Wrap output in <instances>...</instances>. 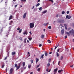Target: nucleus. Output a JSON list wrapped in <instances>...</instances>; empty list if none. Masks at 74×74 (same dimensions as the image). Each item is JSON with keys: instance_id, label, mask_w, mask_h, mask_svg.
Wrapping results in <instances>:
<instances>
[{"instance_id": "obj_26", "label": "nucleus", "mask_w": 74, "mask_h": 74, "mask_svg": "<svg viewBox=\"0 0 74 74\" xmlns=\"http://www.w3.org/2000/svg\"><path fill=\"white\" fill-rule=\"evenodd\" d=\"M40 68H38L37 69V71H40Z\"/></svg>"}, {"instance_id": "obj_8", "label": "nucleus", "mask_w": 74, "mask_h": 74, "mask_svg": "<svg viewBox=\"0 0 74 74\" xmlns=\"http://www.w3.org/2000/svg\"><path fill=\"white\" fill-rule=\"evenodd\" d=\"M45 37V36H44V35L42 34L41 35V38L42 39L44 38Z\"/></svg>"}, {"instance_id": "obj_25", "label": "nucleus", "mask_w": 74, "mask_h": 74, "mask_svg": "<svg viewBox=\"0 0 74 74\" xmlns=\"http://www.w3.org/2000/svg\"><path fill=\"white\" fill-rule=\"evenodd\" d=\"M64 20H61V23H64Z\"/></svg>"}, {"instance_id": "obj_28", "label": "nucleus", "mask_w": 74, "mask_h": 74, "mask_svg": "<svg viewBox=\"0 0 74 74\" xmlns=\"http://www.w3.org/2000/svg\"><path fill=\"white\" fill-rule=\"evenodd\" d=\"M19 39L20 40H21V41L22 40V38L21 37L19 38Z\"/></svg>"}, {"instance_id": "obj_49", "label": "nucleus", "mask_w": 74, "mask_h": 74, "mask_svg": "<svg viewBox=\"0 0 74 74\" xmlns=\"http://www.w3.org/2000/svg\"><path fill=\"white\" fill-rule=\"evenodd\" d=\"M29 33H30V34L31 35H32V32H31V31H30L29 32Z\"/></svg>"}, {"instance_id": "obj_54", "label": "nucleus", "mask_w": 74, "mask_h": 74, "mask_svg": "<svg viewBox=\"0 0 74 74\" xmlns=\"http://www.w3.org/2000/svg\"><path fill=\"white\" fill-rule=\"evenodd\" d=\"M39 66L40 65H38L37 66H36V68H38V67H39Z\"/></svg>"}, {"instance_id": "obj_61", "label": "nucleus", "mask_w": 74, "mask_h": 74, "mask_svg": "<svg viewBox=\"0 0 74 74\" xmlns=\"http://www.w3.org/2000/svg\"><path fill=\"white\" fill-rule=\"evenodd\" d=\"M40 0H38V2H40Z\"/></svg>"}, {"instance_id": "obj_56", "label": "nucleus", "mask_w": 74, "mask_h": 74, "mask_svg": "<svg viewBox=\"0 0 74 74\" xmlns=\"http://www.w3.org/2000/svg\"><path fill=\"white\" fill-rule=\"evenodd\" d=\"M65 29L66 30H67V27H65Z\"/></svg>"}, {"instance_id": "obj_20", "label": "nucleus", "mask_w": 74, "mask_h": 74, "mask_svg": "<svg viewBox=\"0 0 74 74\" xmlns=\"http://www.w3.org/2000/svg\"><path fill=\"white\" fill-rule=\"evenodd\" d=\"M42 7H41L40 8H39V11H41V10H42Z\"/></svg>"}, {"instance_id": "obj_40", "label": "nucleus", "mask_w": 74, "mask_h": 74, "mask_svg": "<svg viewBox=\"0 0 74 74\" xmlns=\"http://www.w3.org/2000/svg\"><path fill=\"white\" fill-rule=\"evenodd\" d=\"M49 1H50L52 3H53V0H49Z\"/></svg>"}, {"instance_id": "obj_17", "label": "nucleus", "mask_w": 74, "mask_h": 74, "mask_svg": "<svg viewBox=\"0 0 74 74\" xmlns=\"http://www.w3.org/2000/svg\"><path fill=\"white\" fill-rule=\"evenodd\" d=\"M44 54H42L41 56L40 59H41V58H42V59H43V58L44 57Z\"/></svg>"}, {"instance_id": "obj_53", "label": "nucleus", "mask_w": 74, "mask_h": 74, "mask_svg": "<svg viewBox=\"0 0 74 74\" xmlns=\"http://www.w3.org/2000/svg\"><path fill=\"white\" fill-rule=\"evenodd\" d=\"M70 67L73 68V65L70 66Z\"/></svg>"}, {"instance_id": "obj_38", "label": "nucleus", "mask_w": 74, "mask_h": 74, "mask_svg": "<svg viewBox=\"0 0 74 74\" xmlns=\"http://www.w3.org/2000/svg\"><path fill=\"white\" fill-rule=\"evenodd\" d=\"M31 63H32H32H33V60H31Z\"/></svg>"}, {"instance_id": "obj_10", "label": "nucleus", "mask_w": 74, "mask_h": 74, "mask_svg": "<svg viewBox=\"0 0 74 74\" xmlns=\"http://www.w3.org/2000/svg\"><path fill=\"white\" fill-rule=\"evenodd\" d=\"M12 15L11 16H10V17L9 18V20H10L11 19H12Z\"/></svg>"}, {"instance_id": "obj_1", "label": "nucleus", "mask_w": 74, "mask_h": 74, "mask_svg": "<svg viewBox=\"0 0 74 74\" xmlns=\"http://www.w3.org/2000/svg\"><path fill=\"white\" fill-rule=\"evenodd\" d=\"M34 24L33 23H30L29 24V26L30 28L31 29L33 28L34 27Z\"/></svg>"}, {"instance_id": "obj_62", "label": "nucleus", "mask_w": 74, "mask_h": 74, "mask_svg": "<svg viewBox=\"0 0 74 74\" xmlns=\"http://www.w3.org/2000/svg\"><path fill=\"white\" fill-rule=\"evenodd\" d=\"M52 53V52H50L49 53V54H51V53Z\"/></svg>"}, {"instance_id": "obj_18", "label": "nucleus", "mask_w": 74, "mask_h": 74, "mask_svg": "<svg viewBox=\"0 0 74 74\" xmlns=\"http://www.w3.org/2000/svg\"><path fill=\"white\" fill-rule=\"evenodd\" d=\"M40 3H37L36 5V7H38V6H39L40 5Z\"/></svg>"}, {"instance_id": "obj_14", "label": "nucleus", "mask_w": 74, "mask_h": 74, "mask_svg": "<svg viewBox=\"0 0 74 74\" xmlns=\"http://www.w3.org/2000/svg\"><path fill=\"white\" fill-rule=\"evenodd\" d=\"M12 55H15V54H16V53L15 52H12Z\"/></svg>"}, {"instance_id": "obj_63", "label": "nucleus", "mask_w": 74, "mask_h": 74, "mask_svg": "<svg viewBox=\"0 0 74 74\" xmlns=\"http://www.w3.org/2000/svg\"><path fill=\"white\" fill-rule=\"evenodd\" d=\"M43 31L44 32H45V29H43Z\"/></svg>"}, {"instance_id": "obj_32", "label": "nucleus", "mask_w": 74, "mask_h": 74, "mask_svg": "<svg viewBox=\"0 0 74 74\" xmlns=\"http://www.w3.org/2000/svg\"><path fill=\"white\" fill-rule=\"evenodd\" d=\"M26 0H21V1H23V2H26Z\"/></svg>"}, {"instance_id": "obj_35", "label": "nucleus", "mask_w": 74, "mask_h": 74, "mask_svg": "<svg viewBox=\"0 0 74 74\" xmlns=\"http://www.w3.org/2000/svg\"><path fill=\"white\" fill-rule=\"evenodd\" d=\"M50 66V64H49V63L47 64V66L48 67H49V66Z\"/></svg>"}, {"instance_id": "obj_24", "label": "nucleus", "mask_w": 74, "mask_h": 74, "mask_svg": "<svg viewBox=\"0 0 74 74\" xmlns=\"http://www.w3.org/2000/svg\"><path fill=\"white\" fill-rule=\"evenodd\" d=\"M46 12H47V11L45 10V11H44L43 12H42V13L43 14H45V13H46Z\"/></svg>"}, {"instance_id": "obj_21", "label": "nucleus", "mask_w": 74, "mask_h": 74, "mask_svg": "<svg viewBox=\"0 0 74 74\" xmlns=\"http://www.w3.org/2000/svg\"><path fill=\"white\" fill-rule=\"evenodd\" d=\"M22 29H21L20 30H19V33H21V32H22Z\"/></svg>"}, {"instance_id": "obj_19", "label": "nucleus", "mask_w": 74, "mask_h": 74, "mask_svg": "<svg viewBox=\"0 0 74 74\" xmlns=\"http://www.w3.org/2000/svg\"><path fill=\"white\" fill-rule=\"evenodd\" d=\"M63 56H61L60 58V60H63Z\"/></svg>"}, {"instance_id": "obj_47", "label": "nucleus", "mask_w": 74, "mask_h": 74, "mask_svg": "<svg viewBox=\"0 0 74 74\" xmlns=\"http://www.w3.org/2000/svg\"><path fill=\"white\" fill-rule=\"evenodd\" d=\"M39 47H41V46H42V45H41V44H40L39 45Z\"/></svg>"}, {"instance_id": "obj_23", "label": "nucleus", "mask_w": 74, "mask_h": 74, "mask_svg": "<svg viewBox=\"0 0 74 74\" xmlns=\"http://www.w3.org/2000/svg\"><path fill=\"white\" fill-rule=\"evenodd\" d=\"M48 29H52V28L51 27V26H49L48 27Z\"/></svg>"}, {"instance_id": "obj_51", "label": "nucleus", "mask_w": 74, "mask_h": 74, "mask_svg": "<svg viewBox=\"0 0 74 74\" xmlns=\"http://www.w3.org/2000/svg\"><path fill=\"white\" fill-rule=\"evenodd\" d=\"M20 29H21L20 28H17V30H20Z\"/></svg>"}, {"instance_id": "obj_3", "label": "nucleus", "mask_w": 74, "mask_h": 74, "mask_svg": "<svg viewBox=\"0 0 74 74\" xmlns=\"http://www.w3.org/2000/svg\"><path fill=\"white\" fill-rule=\"evenodd\" d=\"M69 33H72V35L74 36V30L73 29H72L69 32Z\"/></svg>"}, {"instance_id": "obj_42", "label": "nucleus", "mask_w": 74, "mask_h": 74, "mask_svg": "<svg viewBox=\"0 0 74 74\" xmlns=\"http://www.w3.org/2000/svg\"><path fill=\"white\" fill-rule=\"evenodd\" d=\"M28 67L29 69H30V67H31V66L29 65L28 66Z\"/></svg>"}, {"instance_id": "obj_46", "label": "nucleus", "mask_w": 74, "mask_h": 74, "mask_svg": "<svg viewBox=\"0 0 74 74\" xmlns=\"http://www.w3.org/2000/svg\"><path fill=\"white\" fill-rule=\"evenodd\" d=\"M69 12H69V11H67L66 12V13L67 14H68L69 13Z\"/></svg>"}, {"instance_id": "obj_59", "label": "nucleus", "mask_w": 74, "mask_h": 74, "mask_svg": "<svg viewBox=\"0 0 74 74\" xmlns=\"http://www.w3.org/2000/svg\"><path fill=\"white\" fill-rule=\"evenodd\" d=\"M5 70H6V72H7V68H6V69Z\"/></svg>"}, {"instance_id": "obj_2", "label": "nucleus", "mask_w": 74, "mask_h": 74, "mask_svg": "<svg viewBox=\"0 0 74 74\" xmlns=\"http://www.w3.org/2000/svg\"><path fill=\"white\" fill-rule=\"evenodd\" d=\"M21 62L19 63L18 64V66L16 67V70H19L20 68V67H21Z\"/></svg>"}, {"instance_id": "obj_5", "label": "nucleus", "mask_w": 74, "mask_h": 74, "mask_svg": "<svg viewBox=\"0 0 74 74\" xmlns=\"http://www.w3.org/2000/svg\"><path fill=\"white\" fill-rule=\"evenodd\" d=\"M27 14V13H25L23 15V18H25L26 16V15Z\"/></svg>"}, {"instance_id": "obj_9", "label": "nucleus", "mask_w": 74, "mask_h": 74, "mask_svg": "<svg viewBox=\"0 0 74 74\" xmlns=\"http://www.w3.org/2000/svg\"><path fill=\"white\" fill-rule=\"evenodd\" d=\"M61 34H64V29H62L61 31Z\"/></svg>"}, {"instance_id": "obj_48", "label": "nucleus", "mask_w": 74, "mask_h": 74, "mask_svg": "<svg viewBox=\"0 0 74 74\" xmlns=\"http://www.w3.org/2000/svg\"><path fill=\"white\" fill-rule=\"evenodd\" d=\"M18 6V5L17 4V5H15V8H16V7H17Z\"/></svg>"}, {"instance_id": "obj_27", "label": "nucleus", "mask_w": 74, "mask_h": 74, "mask_svg": "<svg viewBox=\"0 0 74 74\" xmlns=\"http://www.w3.org/2000/svg\"><path fill=\"white\" fill-rule=\"evenodd\" d=\"M17 66H18V64H15V66H14V67L15 68V67H16Z\"/></svg>"}, {"instance_id": "obj_4", "label": "nucleus", "mask_w": 74, "mask_h": 74, "mask_svg": "<svg viewBox=\"0 0 74 74\" xmlns=\"http://www.w3.org/2000/svg\"><path fill=\"white\" fill-rule=\"evenodd\" d=\"M27 34H28V32H27V30H25L23 33V34L24 35H25V34H26V35H27Z\"/></svg>"}, {"instance_id": "obj_36", "label": "nucleus", "mask_w": 74, "mask_h": 74, "mask_svg": "<svg viewBox=\"0 0 74 74\" xmlns=\"http://www.w3.org/2000/svg\"><path fill=\"white\" fill-rule=\"evenodd\" d=\"M4 64H3L1 68L3 69L4 68Z\"/></svg>"}, {"instance_id": "obj_44", "label": "nucleus", "mask_w": 74, "mask_h": 74, "mask_svg": "<svg viewBox=\"0 0 74 74\" xmlns=\"http://www.w3.org/2000/svg\"><path fill=\"white\" fill-rule=\"evenodd\" d=\"M58 22L59 23H61V20H58Z\"/></svg>"}, {"instance_id": "obj_45", "label": "nucleus", "mask_w": 74, "mask_h": 74, "mask_svg": "<svg viewBox=\"0 0 74 74\" xmlns=\"http://www.w3.org/2000/svg\"><path fill=\"white\" fill-rule=\"evenodd\" d=\"M58 16H59V14H57L56 15V17L57 18L58 17Z\"/></svg>"}, {"instance_id": "obj_11", "label": "nucleus", "mask_w": 74, "mask_h": 74, "mask_svg": "<svg viewBox=\"0 0 74 74\" xmlns=\"http://www.w3.org/2000/svg\"><path fill=\"white\" fill-rule=\"evenodd\" d=\"M65 34H68V36H70V34L69 32H66L65 33Z\"/></svg>"}, {"instance_id": "obj_60", "label": "nucleus", "mask_w": 74, "mask_h": 74, "mask_svg": "<svg viewBox=\"0 0 74 74\" xmlns=\"http://www.w3.org/2000/svg\"><path fill=\"white\" fill-rule=\"evenodd\" d=\"M24 42L26 44V40H24Z\"/></svg>"}, {"instance_id": "obj_22", "label": "nucleus", "mask_w": 74, "mask_h": 74, "mask_svg": "<svg viewBox=\"0 0 74 74\" xmlns=\"http://www.w3.org/2000/svg\"><path fill=\"white\" fill-rule=\"evenodd\" d=\"M56 55H57V57H58V56H59V53H57Z\"/></svg>"}, {"instance_id": "obj_7", "label": "nucleus", "mask_w": 74, "mask_h": 74, "mask_svg": "<svg viewBox=\"0 0 74 74\" xmlns=\"http://www.w3.org/2000/svg\"><path fill=\"white\" fill-rule=\"evenodd\" d=\"M58 68H56V69H55L54 70L53 72L54 73H56V71H58Z\"/></svg>"}, {"instance_id": "obj_43", "label": "nucleus", "mask_w": 74, "mask_h": 74, "mask_svg": "<svg viewBox=\"0 0 74 74\" xmlns=\"http://www.w3.org/2000/svg\"><path fill=\"white\" fill-rule=\"evenodd\" d=\"M64 26L65 27H67V24H64Z\"/></svg>"}, {"instance_id": "obj_39", "label": "nucleus", "mask_w": 74, "mask_h": 74, "mask_svg": "<svg viewBox=\"0 0 74 74\" xmlns=\"http://www.w3.org/2000/svg\"><path fill=\"white\" fill-rule=\"evenodd\" d=\"M59 50H60V49H57V51L58 52H59Z\"/></svg>"}, {"instance_id": "obj_37", "label": "nucleus", "mask_w": 74, "mask_h": 74, "mask_svg": "<svg viewBox=\"0 0 74 74\" xmlns=\"http://www.w3.org/2000/svg\"><path fill=\"white\" fill-rule=\"evenodd\" d=\"M48 41L49 42V44H51V41H50V40H48Z\"/></svg>"}, {"instance_id": "obj_41", "label": "nucleus", "mask_w": 74, "mask_h": 74, "mask_svg": "<svg viewBox=\"0 0 74 74\" xmlns=\"http://www.w3.org/2000/svg\"><path fill=\"white\" fill-rule=\"evenodd\" d=\"M68 18H69V16H68V15H66V19H68Z\"/></svg>"}, {"instance_id": "obj_30", "label": "nucleus", "mask_w": 74, "mask_h": 74, "mask_svg": "<svg viewBox=\"0 0 74 74\" xmlns=\"http://www.w3.org/2000/svg\"><path fill=\"white\" fill-rule=\"evenodd\" d=\"M71 18V16H68V19H70V18Z\"/></svg>"}, {"instance_id": "obj_58", "label": "nucleus", "mask_w": 74, "mask_h": 74, "mask_svg": "<svg viewBox=\"0 0 74 74\" xmlns=\"http://www.w3.org/2000/svg\"><path fill=\"white\" fill-rule=\"evenodd\" d=\"M13 23V21H11L10 23Z\"/></svg>"}, {"instance_id": "obj_13", "label": "nucleus", "mask_w": 74, "mask_h": 74, "mask_svg": "<svg viewBox=\"0 0 74 74\" xmlns=\"http://www.w3.org/2000/svg\"><path fill=\"white\" fill-rule=\"evenodd\" d=\"M49 23H44V25L45 26H47V25L48 24H49Z\"/></svg>"}, {"instance_id": "obj_55", "label": "nucleus", "mask_w": 74, "mask_h": 74, "mask_svg": "<svg viewBox=\"0 0 74 74\" xmlns=\"http://www.w3.org/2000/svg\"><path fill=\"white\" fill-rule=\"evenodd\" d=\"M46 71H48V68L46 70Z\"/></svg>"}, {"instance_id": "obj_34", "label": "nucleus", "mask_w": 74, "mask_h": 74, "mask_svg": "<svg viewBox=\"0 0 74 74\" xmlns=\"http://www.w3.org/2000/svg\"><path fill=\"white\" fill-rule=\"evenodd\" d=\"M65 13L64 11H63L62 12V14H64Z\"/></svg>"}, {"instance_id": "obj_57", "label": "nucleus", "mask_w": 74, "mask_h": 74, "mask_svg": "<svg viewBox=\"0 0 74 74\" xmlns=\"http://www.w3.org/2000/svg\"><path fill=\"white\" fill-rule=\"evenodd\" d=\"M7 59V57H6L4 59V60H6Z\"/></svg>"}, {"instance_id": "obj_52", "label": "nucleus", "mask_w": 74, "mask_h": 74, "mask_svg": "<svg viewBox=\"0 0 74 74\" xmlns=\"http://www.w3.org/2000/svg\"><path fill=\"white\" fill-rule=\"evenodd\" d=\"M67 38V36H66L65 37V38Z\"/></svg>"}, {"instance_id": "obj_33", "label": "nucleus", "mask_w": 74, "mask_h": 74, "mask_svg": "<svg viewBox=\"0 0 74 74\" xmlns=\"http://www.w3.org/2000/svg\"><path fill=\"white\" fill-rule=\"evenodd\" d=\"M51 59H49V63H50V62H51Z\"/></svg>"}, {"instance_id": "obj_12", "label": "nucleus", "mask_w": 74, "mask_h": 74, "mask_svg": "<svg viewBox=\"0 0 74 74\" xmlns=\"http://www.w3.org/2000/svg\"><path fill=\"white\" fill-rule=\"evenodd\" d=\"M62 71H63V70L62 69L59 70L58 71V73H61V72H62Z\"/></svg>"}, {"instance_id": "obj_15", "label": "nucleus", "mask_w": 74, "mask_h": 74, "mask_svg": "<svg viewBox=\"0 0 74 74\" xmlns=\"http://www.w3.org/2000/svg\"><path fill=\"white\" fill-rule=\"evenodd\" d=\"M25 66V62H24L23 63V67H24Z\"/></svg>"}, {"instance_id": "obj_50", "label": "nucleus", "mask_w": 74, "mask_h": 74, "mask_svg": "<svg viewBox=\"0 0 74 74\" xmlns=\"http://www.w3.org/2000/svg\"><path fill=\"white\" fill-rule=\"evenodd\" d=\"M58 47V46H57V47H55V49H56V48H57V47Z\"/></svg>"}, {"instance_id": "obj_16", "label": "nucleus", "mask_w": 74, "mask_h": 74, "mask_svg": "<svg viewBox=\"0 0 74 74\" xmlns=\"http://www.w3.org/2000/svg\"><path fill=\"white\" fill-rule=\"evenodd\" d=\"M36 63H37V62H38V61H39V60L37 58H36Z\"/></svg>"}, {"instance_id": "obj_29", "label": "nucleus", "mask_w": 74, "mask_h": 74, "mask_svg": "<svg viewBox=\"0 0 74 74\" xmlns=\"http://www.w3.org/2000/svg\"><path fill=\"white\" fill-rule=\"evenodd\" d=\"M45 56H48V54L47 53V52H46L45 53Z\"/></svg>"}, {"instance_id": "obj_64", "label": "nucleus", "mask_w": 74, "mask_h": 74, "mask_svg": "<svg viewBox=\"0 0 74 74\" xmlns=\"http://www.w3.org/2000/svg\"><path fill=\"white\" fill-rule=\"evenodd\" d=\"M27 42H29V41L28 40H27Z\"/></svg>"}, {"instance_id": "obj_6", "label": "nucleus", "mask_w": 74, "mask_h": 74, "mask_svg": "<svg viewBox=\"0 0 74 74\" xmlns=\"http://www.w3.org/2000/svg\"><path fill=\"white\" fill-rule=\"evenodd\" d=\"M13 71V69L11 68L10 71V74H12V72Z\"/></svg>"}, {"instance_id": "obj_31", "label": "nucleus", "mask_w": 74, "mask_h": 74, "mask_svg": "<svg viewBox=\"0 0 74 74\" xmlns=\"http://www.w3.org/2000/svg\"><path fill=\"white\" fill-rule=\"evenodd\" d=\"M28 39L29 40V41H31V40H32V38H29Z\"/></svg>"}]
</instances>
